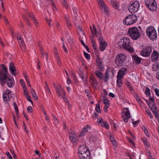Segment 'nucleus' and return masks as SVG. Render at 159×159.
I'll list each match as a JSON object with an SVG mask.
<instances>
[{
  "label": "nucleus",
  "mask_w": 159,
  "mask_h": 159,
  "mask_svg": "<svg viewBox=\"0 0 159 159\" xmlns=\"http://www.w3.org/2000/svg\"><path fill=\"white\" fill-rule=\"evenodd\" d=\"M2 68L0 70V83L3 86L5 84L7 83V85L10 88H12L15 84L14 81L12 77L8 76V70L4 64H1Z\"/></svg>",
  "instance_id": "obj_1"
},
{
  "label": "nucleus",
  "mask_w": 159,
  "mask_h": 159,
  "mask_svg": "<svg viewBox=\"0 0 159 159\" xmlns=\"http://www.w3.org/2000/svg\"><path fill=\"white\" fill-rule=\"evenodd\" d=\"M128 35L133 40H137L140 36V34L139 29L135 27L129 28Z\"/></svg>",
  "instance_id": "obj_2"
},
{
  "label": "nucleus",
  "mask_w": 159,
  "mask_h": 159,
  "mask_svg": "<svg viewBox=\"0 0 159 159\" xmlns=\"http://www.w3.org/2000/svg\"><path fill=\"white\" fill-rule=\"evenodd\" d=\"M146 33L148 37L152 41L156 40L157 38L156 31L152 26H150L146 30Z\"/></svg>",
  "instance_id": "obj_3"
},
{
  "label": "nucleus",
  "mask_w": 159,
  "mask_h": 159,
  "mask_svg": "<svg viewBox=\"0 0 159 159\" xmlns=\"http://www.w3.org/2000/svg\"><path fill=\"white\" fill-rule=\"evenodd\" d=\"M120 43H122L121 45L125 50L130 52H134L133 48L130 46L131 42L128 39L125 37L122 38L120 39Z\"/></svg>",
  "instance_id": "obj_4"
},
{
  "label": "nucleus",
  "mask_w": 159,
  "mask_h": 159,
  "mask_svg": "<svg viewBox=\"0 0 159 159\" xmlns=\"http://www.w3.org/2000/svg\"><path fill=\"white\" fill-rule=\"evenodd\" d=\"M140 7L139 2L135 1L134 2H131L129 4L128 10L129 12L131 13H134L138 10Z\"/></svg>",
  "instance_id": "obj_5"
},
{
  "label": "nucleus",
  "mask_w": 159,
  "mask_h": 159,
  "mask_svg": "<svg viewBox=\"0 0 159 159\" xmlns=\"http://www.w3.org/2000/svg\"><path fill=\"white\" fill-rule=\"evenodd\" d=\"M146 7L151 11H154L157 9V4L155 0H144Z\"/></svg>",
  "instance_id": "obj_6"
},
{
  "label": "nucleus",
  "mask_w": 159,
  "mask_h": 159,
  "mask_svg": "<svg viewBox=\"0 0 159 159\" xmlns=\"http://www.w3.org/2000/svg\"><path fill=\"white\" fill-rule=\"evenodd\" d=\"M136 16L134 14H131L127 16L123 20L124 24L127 25H131L135 23L137 20Z\"/></svg>",
  "instance_id": "obj_7"
},
{
  "label": "nucleus",
  "mask_w": 159,
  "mask_h": 159,
  "mask_svg": "<svg viewBox=\"0 0 159 159\" xmlns=\"http://www.w3.org/2000/svg\"><path fill=\"white\" fill-rule=\"evenodd\" d=\"M84 148V150H81L80 151V159H88L87 157L89 158L90 157L89 155H90V153L89 151V149L87 148L86 145L83 144L82 145H80V148Z\"/></svg>",
  "instance_id": "obj_8"
},
{
  "label": "nucleus",
  "mask_w": 159,
  "mask_h": 159,
  "mask_svg": "<svg viewBox=\"0 0 159 159\" xmlns=\"http://www.w3.org/2000/svg\"><path fill=\"white\" fill-rule=\"evenodd\" d=\"M152 49V48L151 46H146L140 52V55L144 57H148L150 55Z\"/></svg>",
  "instance_id": "obj_9"
},
{
  "label": "nucleus",
  "mask_w": 159,
  "mask_h": 159,
  "mask_svg": "<svg viewBox=\"0 0 159 159\" xmlns=\"http://www.w3.org/2000/svg\"><path fill=\"white\" fill-rule=\"evenodd\" d=\"M126 59V56L124 54L120 53L117 55L115 59V63L122 65Z\"/></svg>",
  "instance_id": "obj_10"
},
{
  "label": "nucleus",
  "mask_w": 159,
  "mask_h": 159,
  "mask_svg": "<svg viewBox=\"0 0 159 159\" xmlns=\"http://www.w3.org/2000/svg\"><path fill=\"white\" fill-rule=\"evenodd\" d=\"M14 95L12 92L10 90L7 89L3 94V98L5 102L8 103L10 99Z\"/></svg>",
  "instance_id": "obj_11"
},
{
  "label": "nucleus",
  "mask_w": 159,
  "mask_h": 159,
  "mask_svg": "<svg viewBox=\"0 0 159 159\" xmlns=\"http://www.w3.org/2000/svg\"><path fill=\"white\" fill-rule=\"evenodd\" d=\"M124 110H126L125 112H122L121 115L124 120L125 122H127L128 119L130 118V111L128 108L126 107L124 108Z\"/></svg>",
  "instance_id": "obj_12"
},
{
  "label": "nucleus",
  "mask_w": 159,
  "mask_h": 159,
  "mask_svg": "<svg viewBox=\"0 0 159 159\" xmlns=\"http://www.w3.org/2000/svg\"><path fill=\"white\" fill-rule=\"evenodd\" d=\"M69 134L70 141L72 142L74 145H76L78 143L79 140L78 139H77V138L75 133L71 130H70Z\"/></svg>",
  "instance_id": "obj_13"
},
{
  "label": "nucleus",
  "mask_w": 159,
  "mask_h": 159,
  "mask_svg": "<svg viewBox=\"0 0 159 159\" xmlns=\"http://www.w3.org/2000/svg\"><path fill=\"white\" fill-rule=\"evenodd\" d=\"M96 62L97 66L99 70L101 71H103L104 70V68L103 65H102L103 61L100 59L99 56L98 55L96 58Z\"/></svg>",
  "instance_id": "obj_14"
},
{
  "label": "nucleus",
  "mask_w": 159,
  "mask_h": 159,
  "mask_svg": "<svg viewBox=\"0 0 159 159\" xmlns=\"http://www.w3.org/2000/svg\"><path fill=\"white\" fill-rule=\"evenodd\" d=\"M97 122L102 127H105L107 129L109 128L108 124L106 121H103L102 118L100 117L98 119Z\"/></svg>",
  "instance_id": "obj_15"
},
{
  "label": "nucleus",
  "mask_w": 159,
  "mask_h": 159,
  "mask_svg": "<svg viewBox=\"0 0 159 159\" xmlns=\"http://www.w3.org/2000/svg\"><path fill=\"white\" fill-rule=\"evenodd\" d=\"M91 129V127L90 125H87L84 126L82 130L80 132V137L84 136L86 133L89 132V130Z\"/></svg>",
  "instance_id": "obj_16"
},
{
  "label": "nucleus",
  "mask_w": 159,
  "mask_h": 159,
  "mask_svg": "<svg viewBox=\"0 0 159 159\" xmlns=\"http://www.w3.org/2000/svg\"><path fill=\"white\" fill-rule=\"evenodd\" d=\"M127 69L126 68H122L119 70L118 73V78H123V76L126 74V72ZM119 79V78H118Z\"/></svg>",
  "instance_id": "obj_17"
},
{
  "label": "nucleus",
  "mask_w": 159,
  "mask_h": 159,
  "mask_svg": "<svg viewBox=\"0 0 159 159\" xmlns=\"http://www.w3.org/2000/svg\"><path fill=\"white\" fill-rule=\"evenodd\" d=\"M9 69L11 74L13 75H15L16 74V69L14 64L11 62L9 64Z\"/></svg>",
  "instance_id": "obj_18"
},
{
  "label": "nucleus",
  "mask_w": 159,
  "mask_h": 159,
  "mask_svg": "<svg viewBox=\"0 0 159 159\" xmlns=\"http://www.w3.org/2000/svg\"><path fill=\"white\" fill-rule=\"evenodd\" d=\"M159 56L158 52L156 51H154L151 55V60L153 61H157L158 60Z\"/></svg>",
  "instance_id": "obj_19"
},
{
  "label": "nucleus",
  "mask_w": 159,
  "mask_h": 159,
  "mask_svg": "<svg viewBox=\"0 0 159 159\" xmlns=\"http://www.w3.org/2000/svg\"><path fill=\"white\" fill-rule=\"evenodd\" d=\"M108 44L106 42L100 43V50L101 51H103L106 48Z\"/></svg>",
  "instance_id": "obj_20"
},
{
  "label": "nucleus",
  "mask_w": 159,
  "mask_h": 159,
  "mask_svg": "<svg viewBox=\"0 0 159 159\" xmlns=\"http://www.w3.org/2000/svg\"><path fill=\"white\" fill-rule=\"evenodd\" d=\"M132 58L135 61L136 64H139L141 63L142 58L139 57L137 55H134L132 56Z\"/></svg>",
  "instance_id": "obj_21"
},
{
  "label": "nucleus",
  "mask_w": 159,
  "mask_h": 159,
  "mask_svg": "<svg viewBox=\"0 0 159 159\" xmlns=\"http://www.w3.org/2000/svg\"><path fill=\"white\" fill-rule=\"evenodd\" d=\"M111 3L113 7L116 9H118L119 8V6L118 2L112 0L111 1Z\"/></svg>",
  "instance_id": "obj_22"
},
{
  "label": "nucleus",
  "mask_w": 159,
  "mask_h": 159,
  "mask_svg": "<svg viewBox=\"0 0 159 159\" xmlns=\"http://www.w3.org/2000/svg\"><path fill=\"white\" fill-rule=\"evenodd\" d=\"M95 74L98 78H100L101 80L103 79V74L99 70H97L95 72Z\"/></svg>",
  "instance_id": "obj_23"
},
{
  "label": "nucleus",
  "mask_w": 159,
  "mask_h": 159,
  "mask_svg": "<svg viewBox=\"0 0 159 159\" xmlns=\"http://www.w3.org/2000/svg\"><path fill=\"white\" fill-rule=\"evenodd\" d=\"M30 92L31 93L32 96L34 98V99L35 100H37L38 98V97L36 95V94L35 90L33 89H31Z\"/></svg>",
  "instance_id": "obj_24"
},
{
  "label": "nucleus",
  "mask_w": 159,
  "mask_h": 159,
  "mask_svg": "<svg viewBox=\"0 0 159 159\" xmlns=\"http://www.w3.org/2000/svg\"><path fill=\"white\" fill-rule=\"evenodd\" d=\"M99 5L102 7L103 8L105 9L106 5L104 4V2L102 0H97Z\"/></svg>",
  "instance_id": "obj_25"
},
{
  "label": "nucleus",
  "mask_w": 159,
  "mask_h": 159,
  "mask_svg": "<svg viewBox=\"0 0 159 159\" xmlns=\"http://www.w3.org/2000/svg\"><path fill=\"white\" fill-rule=\"evenodd\" d=\"M159 69V65L157 63L154 64L152 66V70L154 71H157Z\"/></svg>",
  "instance_id": "obj_26"
},
{
  "label": "nucleus",
  "mask_w": 159,
  "mask_h": 159,
  "mask_svg": "<svg viewBox=\"0 0 159 159\" xmlns=\"http://www.w3.org/2000/svg\"><path fill=\"white\" fill-rule=\"evenodd\" d=\"M103 101L104 104L106 106L109 105V104L108 103L109 100L106 97V95L103 96Z\"/></svg>",
  "instance_id": "obj_27"
},
{
  "label": "nucleus",
  "mask_w": 159,
  "mask_h": 159,
  "mask_svg": "<svg viewBox=\"0 0 159 159\" xmlns=\"http://www.w3.org/2000/svg\"><path fill=\"white\" fill-rule=\"evenodd\" d=\"M13 106L15 110L16 113L17 115L19 114V110L15 102H13Z\"/></svg>",
  "instance_id": "obj_28"
},
{
  "label": "nucleus",
  "mask_w": 159,
  "mask_h": 159,
  "mask_svg": "<svg viewBox=\"0 0 159 159\" xmlns=\"http://www.w3.org/2000/svg\"><path fill=\"white\" fill-rule=\"evenodd\" d=\"M80 41L81 42V43L82 44L84 47L85 48V49H86L87 51L88 52H89V49L88 46L85 45L83 40L82 39H80Z\"/></svg>",
  "instance_id": "obj_29"
},
{
  "label": "nucleus",
  "mask_w": 159,
  "mask_h": 159,
  "mask_svg": "<svg viewBox=\"0 0 159 159\" xmlns=\"http://www.w3.org/2000/svg\"><path fill=\"white\" fill-rule=\"evenodd\" d=\"M135 98L139 103L140 104L142 103V101H141V99L139 98V96L137 94H135Z\"/></svg>",
  "instance_id": "obj_30"
},
{
  "label": "nucleus",
  "mask_w": 159,
  "mask_h": 159,
  "mask_svg": "<svg viewBox=\"0 0 159 159\" xmlns=\"http://www.w3.org/2000/svg\"><path fill=\"white\" fill-rule=\"evenodd\" d=\"M145 95L148 96H150L151 95L150 90L148 88H147L145 90Z\"/></svg>",
  "instance_id": "obj_31"
},
{
  "label": "nucleus",
  "mask_w": 159,
  "mask_h": 159,
  "mask_svg": "<svg viewBox=\"0 0 159 159\" xmlns=\"http://www.w3.org/2000/svg\"><path fill=\"white\" fill-rule=\"evenodd\" d=\"M142 129L143 130L144 132L146 135L147 136H149V135L148 134V132L146 127L144 126H143L142 127Z\"/></svg>",
  "instance_id": "obj_32"
},
{
  "label": "nucleus",
  "mask_w": 159,
  "mask_h": 159,
  "mask_svg": "<svg viewBox=\"0 0 159 159\" xmlns=\"http://www.w3.org/2000/svg\"><path fill=\"white\" fill-rule=\"evenodd\" d=\"M132 123L133 125V126L134 127H136V126L139 124L140 120H138L136 121H134V120L132 119Z\"/></svg>",
  "instance_id": "obj_33"
},
{
  "label": "nucleus",
  "mask_w": 159,
  "mask_h": 159,
  "mask_svg": "<svg viewBox=\"0 0 159 159\" xmlns=\"http://www.w3.org/2000/svg\"><path fill=\"white\" fill-rule=\"evenodd\" d=\"M54 88L56 90V92H57V94L58 96L60 97L61 95L60 91L58 89V88L57 86L55 85Z\"/></svg>",
  "instance_id": "obj_34"
},
{
  "label": "nucleus",
  "mask_w": 159,
  "mask_h": 159,
  "mask_svg": "<svg viewBox=\"0 0 159 159\" xmlns=\"http://www.w3.org/2000/svg\"><path fill=\"white\" fill-rule=\"evenodd\" d=\"M84 56L88 60H89L90 59V55L88 53H87L85 51H84Z\"/></svg>",
  "instance_id": "obj_35"
},
{
  "label": "nucleus",
  "mask_w": 159,
  "mask_h": 159,
  "mask_svg": "<svg viewBox=\"0 0 159 159\" xmlns=\"http://www.w3.org/2000/svg\"><path fill=\"white\" fill-rule=\"evenodd\" d=\"M20 83L21 84L23 88L24 89V88H26V86L25 84L24 81V80L22 79H20Z\"/></svg>",
  "instance_id": "obj_36"
},
{
  "label": "nucleus",
  "mask_w": 159,
  "mask_h": 159,
  "mask_svg": "<svg viewBox=\"0 0 159 159\" xmlns=\"http://www.w3.org/2000/svg\"><path fill=\"white\" fill-rule=\"evenodd\" d=\"M95 110H96V111L98 112V113L101 112L100 106V105L99 104H98V105L96 104V108H95Z\"/></svg>",
  "instance_id": "obj_37"
},
{
  "label": "nucleus",
  "mask_w": 159,
  "mask_h": 159,
  "mask_svg": "<svg viewBox=\"0 0 159 159\" xmlns=\"http://www.w3.org/2000/svg\"><path fill=\"white\" fill-rule=\"evenodd\" d=\"M146 112L151 119H152L153 118V116L152 115V113L149 110H146Z\"/></svg>",
  "instance_id": "obj_38"
},
{
  "label": "nucleus",
  "mask_w": 159,
  "mask_h": 159,
  "mask_svg": "<svg viewBox=\"0 0 159 159\" xmlns=\"http://www.w3.org/2000/svg\"><path fill=\"white\" fill-rule=\"evenodd\" d=\"M63 5L65 7L66 9H68V6L66 0H63L62 2Z\"/></svg>",
  "instance_id": "obj_39"
},
{
  "label": "nucleus",
  "mask_w": 159,
  "mask_h": 159,
  "mask_svg": "<svg viewBox=\"0 0 159 159\" xmlns=\"http://www.w3.org/2000/svg\"><path fill=\"white\" fill-rule=\"evenodd\" d=\"M93 31L94 32V36H95L97 37V30H96V28L94 26V25H93Z\"/></svg>",
  "instance_id": "obj_40"
},
{
  "label": "nucleus",
  "mask_w": 159,
  "mask_h": 159,
  "mask_svg": "<svg viewBox=\"0 0 159 159\" xmlns=\"http://www.w3.org/2000/svg\"><path fill=\"white\" fill-rule=\"evenodd\" d=\"M150 108L153 114L155 113V112H157L156 110L157 109V107H155V108H154L152 107H150Z\"/></svg>",
  "instance_id": "obj_41"
},
{
  "label": "nucleus",
  "mask_w": 159,
  "mask_h": 159,
  "mask_svg": "<svg viewBox=\"0 0 159 159\" xmlns=\"http://www.w3.org/2000/svg\"><path fill=\"white\" fill-rule=\"evenodd\" d=\"M45 84L46 86V90L48 91L50 93H51L50 90L49 88V87L46 81L45 82Z\"/></svg>",
  "instance_id": "obj_42"
},
{
  "label": "nucleus",
  "mask_w": 159,
  "mask_h": 159,
  "mask_svg": "<svg viewBox=\"0 0 159 159\" xmlns=\"http://www.w3.org/2000/svg\"><path fill=\"white\" fill-rule=\"evenodd\" d=\"M28 14L30 17L32 18L33 20H36L35 19V17H34V14L33 12H32L30 13H28Z\"/></svg>",
  "instance_id": "obj_43"
},
{
  "label": "nucleus",
  "mask_w": 159,
  "mask_h": 159,
  "mask_svg": "<svg viewBox=\"0 0 159 159\" xmlns=\"http://www.w3.org/2000/svg\"><path fill=\"white\" fill-rule=\"evenodd\" d=\"M25 78L26 81L27 83V84L30 87H31V85L30 84V82L28 78V77L26 76H25Z\"/></svg>",
  "instance_id": "obj_44"
},
{
  "label": "nucleus",
  "mask_w": 159,
  "mask_h": 159,
  "mask_svg": "<svg viewBox=\"0 0 159 159\" xmlns=\"http://www.w3.org/2000/svg\"><path fill=\"white\" fill-rule=\"evenodd\" d=\"M23 89H24V94L25 95V97L28 96L29 95L28 94V92L27 91V89L26 88H24Z\"/></svg>",
  "instance_id": "obj_45"
},
{
  "label": "nucleus",
  "mask_w": 159,
  "mask_h": 159,
  "mask_svg": "<svg viewBox=\"0 0 159 159\" xmlns=\"http://www.w3.org/2000/svg\"><path fill=\"white\" fill-rule=\"evenodd\" d=\"M39 48L40 52V53L41 54H42V53H44V50L43 49V47L41 45H39Z\"/></svg>",
  "instance_id": "obj_46"
},
{
  "label": "nucleus",
  "mask_w": 159,
  "mask_h": 159,
  "mask_svg": "<svg viewBox=\"0 0 159 159\" xmlns=\"http://www.w3.org/2000/svg\"><path fill=\"white\" fill-rule=\"evenodd\" d=\"M27 111L28 112H30L32 113L33 112V109L31 106H29L27 109Z\"/></svg>",
  "instance_id": "obj_47"
},
{
  "label": "nucleus",
  "mask_w": 159,
  "mask_h": 159,
  "mask_svg": "<svg viewBox=\"0 0 159 159\" xmlns=\"http://www.w3.org/2000/svg\"><path fill=\"white\" fill-rule=\"evenodd\" d=\"M59 89L63 93V95L64 96L66 95V93L65 91H64V90L62 89V88L61 87V86L60 85L59 86Z\"/></svg>",
  "instance_id": "obj_48"
},
{
  "label": "nucleus",
  "mask_w": 159,
  "mask_h": 159,
  "mask_svg": "<svg viewBox=\"0 0 159 159\" xmlns=\"http://www.w3.org/2000/svg\"><path fill=\"white\" fill-rule=\"evenodd\" d=\"M57 61V62L58 64L60 66V64L61 63V59L60 58L59 56H58L57 58H56Z\"/></svg>",
  "instance_id": "obj_49"
},
{
  "label": "nucleus",
  "mask_w": 159,
  "mask_h": 159,
  "mask_svg": "<svg viewBox=\"0 0 159 159\" xmlns=\"http://www.w3.org/2000/svg\"><path fill=\"white\" fill-rule=\"evenodd\" d=\"M25 97L26 98V99L28 101L31 102L32 103V104L33 105V102H32V100L30 98V96L29 95H28Z\"/></svg>",
  "instance_id": "obj_50"
},
{
  "label": "nucleus",
  "mask_w": 159,
  "mask_h": 159,
  "mask_svg": "<svg viewBox=\"0 0 159 159\" xmlns=\"http://www.w3.org/2000/svg\"><path fill=\"white\" fill-rule=\"evenodd\" d=\"M155 92L157 96L159 97V89H155Z\"/></svg>",
  "instance_id": "obj_51"
},
{
  "label": "nucleus",
  "mask_w": 159,
  "mask_h": 159,
  "mask_svg": "<svg viewBox=\"0 0 159 159\" xmlns=\"http://www.w3.org/2000/svg\"><path fill=\"white\" fill-rule=\"evenodd\" d=\"M63 49L65 52L66 53V52H68V50L66 48V47L65 46V45L64 43H63Z\"/></svg>",
  "instance_id": "obj_52"
},
{
  "label": "nucleus",
  "mask_w": 159,
  "mask_h": 159,
  "mask_svg": "<svg viewBox=\"0 0 159 159\" xmlns=\"http://www.w3.org/2000/svg\"><path fill=\"white\" fill-rule=\"evenodd\" d=\"M11 154L13 155L14 158H15V159H17V156L15 153L14 151H11Z\"/></svg>",
  "instance_id": "obj_53"
},
{
  "label": "nucleus",
  "mask_w": 159,
  "mask_h": 159,
  "mask_svg": "<svg viewBox=\"0 0 159 159\" xmlns=\"http://www.w3.org/2000/svg\"><path fill=\"white\" fill-rule=\"evenodd\" d=\"M92 46L93 47V48L94 50H97V46L95 43H94L93 44H92Z\"/></svg>",
  "instance_id": "obj_54"
},
{
  "label": "nucleus",
  "mask_w": 159,
  "mask_h": 159,
  "mask_svg": "<svg viewBox=\"0 0 159 159\" xmlns=\"http://www.w3.org/2000/svg\"><path fill=\"white\" fill-rule=\"evenodd\" d=\"M129 133L133 139H135V137L134 135L133 134V133L131 132L130 131H129Z\"/></svg>",
  "instance_id": "obj_55"
},
{
  "label": "nucleus",
  "mask_w": 159,
  "mask_h": 159,
  "mask_svg": "<svg viewBox=\"0 0 159 159\" xmlns=\"http://www.w3.org/2000/svg\"><path fill=\"white\" fill-rule=\"evenodd\" d=\"M80 32H81L83 35V36L82 37V38L85 39L86 38V37L85 35L84 32L82 30H81V28H80Z\"/></svg>",
  "instance_id": "obj_56"
},
{
  "label": "nucleus",
  "mask_w": 159,
  "mask_h": 159,
  "mask_svg": "<svg viewBox=\"0 0 159 159\" xmlns=\"http://www.w3.org/2000/svg\"><path fill=\"white\" fill-rule=\"evenodd\" d=\"M63 99H64V101L67 104L69 103V102L68 99L66 97H65L64 98V97H63ZM67 105H69V104H68Z\"/></svg>",
  "instance_id": "obj_57"
},
{
  "label": "nucleus",
  "mask_w": 159,
  "mask_h": 159,
  "mask_svg": "<svg viewBox=\"0 0 159 159\" xmlns=\"http://www.w3.org/2000/svg\"><path fill=\"white\" fill-rule=\"evenodd\" d=\"M46 19L47 20V23L48 24L49 26L51 25V24L50 23V22L51 21V19H50L49 20L47 18H46Z\"/></svg>",
  "instance_id": "obj_58"
},
{
  "label": "nucleus",
  "mask_w": 159,
  "mask_h": 159,
  "mask_svg": "<svg viewBox=\"0 0 159 159\" xmlns=\"http://www.w3.org/2000/svg\"><path fill=\"white\" fill-rule=\"evenodd\" d=\"M71 75H72V76L74 78L76 77V75H75V73L72 70L71 71Z\"/></svg>",
  "instance_id": "obj_59"
},
{
  "label": "nucleus",
  "mask_w": 159,
  "mask_h": 159,
  "mask_svg": "<svg viewBox=\"0 0 159 159\" xmlns=\"http://www.w3.org/2000/svg\"><path fill=\"white\" fill-rule=\"evenodd\" d=\"M125 84L126 86L128 87L130 85H131L129 81L128 80H126L125 82Z\"/></svg>",
  "instance_id": "obj_60"
},
{
  "label": "nucleus",
  "mask_w": 159,
  "mask_h": 159,
  "mask_svg": "<svg viewBox=\"0 0 159 159\" xmlns=\"http://www.w3.org/2000/svg\"><path fill=\"white\" fill-rule=\"evenodd\" d=\"M110 139L111 142H112L115 140L114 136L111 135H110Z\"/></svg>",
  "instance_id": "obj_61"
},
{
  "label": "nucleus",
  "mask_w": 159,
  "mask_h": 159,
  "mask_svg": "<svg viewBox=\"0 0 159 159\" xmlns=\"http://www.w3.org/2000/svg\"><path fill=\"white\" fill-rule=\"evenodd\" d=\"M82 79L83 80V81L84 82V84H86L87 83V80L86 78L85 77H82Z\"/></svg>",
  "instance_id": "obj_62"
},
{
  "label": "nucleus",
  "mask_w": 159,
  "mask_h": 159,
  "mask_svg": "<svg viewBox=\"0 0 159 159\" xmlns=\"http://www.w3.org/2000/svg\"><path fill=\"white\" fill-rule=\"evenodd\" d=\"M67 83L68 84H70L71 83V81L69 77H68L67 80Z\"/></svg>",
  "instance_id": "obj_63"
},
{
  "label": "nucleus",
  "mask_w": 159,
  "mask_h": 159,
  "mask_svg": "<svg viewBox=\"0 0 159 159\" xmlns=\"http://www.w3.org/2000/svg\"><path fill=\"white\" fill-rule=\"evenodd\" d=\"M99 43H102L103 42V38L102 37L100 36V37L99 38Z\"/></svg>",
  "instance_id": "obj_64"
}]
</instances>
